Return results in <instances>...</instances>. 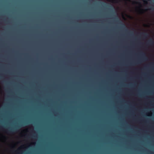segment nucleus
<instances>
[{"label": "nucleus", "instance_id": "obj_1", "mask_svg": "<svg viewBox=\"0 0 154 154\" xmlns=\"http://www.w3.org/2000/svg\"><path fill=\"white\" fill-rule=\"evenodd\" d=\"M154 44V41L152 39H150L146 43L147 45H152Z\"/></svg>", "mask_w": 154, "mask_h": 154}, {"label": "nucleus", "instance_id": "obj_2", "mask_svg": "<svg viewBox=\"0 0 154 154\" xmlns=\"http://www.w3.org/2000/svg\"><path fill=\"white\" fill-rule=\"evenodd\" d=\"M17 130L16 129H11L8 130V132L10 133H13Z\"/></svg>", "mask_w": 154, "mask_h": 154}, {"label": "nucleus", "instance_id": "obj_3", "mask_svg": "<svg viewBox=\"0 0 154 154\" xmlns=\"http://www.w3.org/2000/svg\"><path fill=\"white\" fill-rule=\"evenodd\" d=\"M118 21L119 22V23L120 24H121L122 26L124 28H125V24L123 23L121 21H120L119 20H118Z\"/></svg>", "mask_w": 154, "mask_h": 154}, {"label": "nucleus", "instance_id": "obj_4", "mask_svg": "<svg viewBox=\"0 0 154 154\" xmlns=\"http://www.w3.org/2000/svg\"><path fill=\"white\" fill-rule=\"evenodd\" d=\"M142 35L145 38H146L148 36V35L146 33H143Z\"/></svg>", "mask_w": 154, "mask_h": 154}, {"label": "nucleus", "instance_id": "obj_5", "mask_svg": "<svg viewBox=\"0 0 154 154\" xmlns=\"http://www.w3.org/2000/svg\"><path fill=\"white\" fill-rule=\"evenodd\" d=\"M142 55L143 56V58L145 60H146L147 59V58L145 56V54L144 53H142Z\"/></svg>", "mask_w": 154, "mask_h": 154}, {"label": "nucleus", "instance_id": "obj_6", "mask_svg": "<svg viewBox=\"0 0 154 154\" xmlns=\"http://www.w3.org/2000/svg\"><path fill=\"white\" fill-rule=\"evenodd\" d=\"M149 10H152V11H154V8H150L149 9Z\"/></svg>", "mask_w": 154, "mask_h": 154}, {"label": "nucleus", "instance_id": "obj_7", "mask_svg": "<svg viewBox=\"0 0 154 154\" xmlns=\"http://www.w3.org/2000/svg\"><path fill=\"white\" fill-rule=\"evenodd\" d=\"M144 2L146 4H147L148 3V2L146 1H144Z\"/></svg>", "mask_w": 154, "mask_h": 154}, {"label": "nucleus", "instance_id": "obj_8", "mask_svg": "<svg viewBox=\"0 0 154 154\" xmlns=\"http://www.w3.org/2000/svg\"><path fill=\"white\" fill-rule=\"evenodd\" d=\"M142 11H143V10L142 9H140V12H141V13L142 12Z\"/></svg>", "mask_w": 154, "mask_h": 154}, {"label": "nucleus", "instance_id": "obj_9", "mask_svg": "<svg viewBox=\"0 0 154 154\" xmlns=\"http://www.w3.org/2000/svg\"><path fill=\"white\" fill-rule=\"evenodd\" d=\"M134 2L136 3V4H137L138 3L137 2Z\"/></svg>", "mask_w": 154, "mask_h": 154}, {"label": "nucleus", "instance_id": "obj_10", "mask_svg": "<svg viewBox=\"0 0 154 154\" xmlns=\"http://www.w3.org/2000/svg\"><path fill=\"white\" fill-rule=\"evenodd\" d=\"M139 3L140 5H141L140 3Z\"/></svg>", "mask_w": 154, "mask_h": 154}, {"label": "nucleus", "instance_id": "obj_11", "mask_svg": "<svg viewBox=\"0 0 154 154\" xmlns=\"http://www.w3.org/2000/svg\"><path fill=\"white\" fill-rule=\"evenodd\" d=\"M0 128H1V127L0 126Z\"/></svg>", "mask_w": 154, "mask_h": 154}]
</instances>
